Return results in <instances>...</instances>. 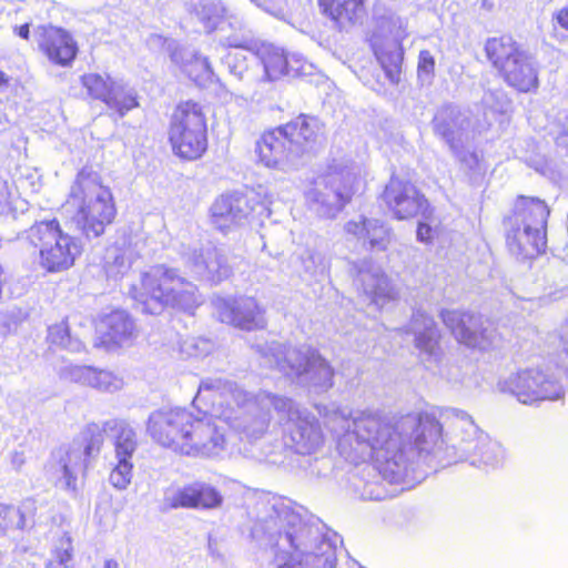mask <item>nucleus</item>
I'll return each instance as SVG.
<instances>
[{
  "label": "nucleus",
  "instance_id": "16",
  "mask_svg": "<svg viewBox=\"0 0 568 568\" xmlns=\"http://www.w3.org/2000/svg\"><path fill=\"white\" fill-rule=\"evenodd\" d=\"M347 240L359 243L363 247L385 251L387 247V231L383 223L361 216L358 220H351L344 225Z\"/></svg>",
  "mask_w": 568,
  "mask_h": 568
},
{
  "label": "nucleus",
  "instance_id": "15",
  "mask_svg": "<svg viewBox=\"0 0 568 568\" xmlns=\"http://www.w3.org/2000/svg\"><path fill=\"white\" fill-rule=\"evenodd\" d=\"M497 74L507 85L520 93L536 91L539 87L538 71L526 51L499 70Z\"/></svg>",
  "mask_w": 568,
  "mask_h": 568
},
{
  "label": "nucleus",
  "instance_id": "38",
  "mask_svg": "<svg viewBox=\"0 0 568 568\" xmlns=\"http://www.w3.org/2000/svg\"><path fill=\"white\" fill-rule=\"evenodd\" d=\"M435 58L428 50L418 54L417 73L419 78L430 79L435 75Z\"/></svg>",
  "mask_w": 568,
  "mask_h": 568
},
{
  "label": "nucleus",
  "instance_id": "35",
  "mask_svg": "<svg viewBox=\"0 0 568 568\" xmlns=\"http://www.w3.org/2000/svg\"><path fill=\"white\" fill-rule=\"evenodd\" d=\"M325 558L314 552L291 556L278 568H325Z\"/></svg>",
  "mask_w": 568,
  "mask_h": 568
},
{
  "label": "nucleus",
  "instance_id": "7",
  "mask_svg": "<svg viewBox=\"0 0 568 568\" xmlns=\"http://www.w3.org/2000/svg\"><path fill=\"white\" fill-rule=\"evenodd\" d=\"M104 443V430L97 424L87 425L74 438L57 464L64 485L72 491L78 490V475L85 476L90 462L95 458Z\"/></svg>",
  "mask_w": 568,
  "mask_h": 568
},
{
  "label": "nucleus",
  "instance_id": "18",
  "mask_svg": "<svg viewBox=\"0 0 568 568\" xmlns=\"http://www.w3.org/2000/svg\"><path fill=\"white\" fill-rule=\"evenodd\" d=\"M101 343L106 346H120L133 335L134 323L131 316L121 310H114L100 320Z\"/></svg>",
  "mask_w": 568,
  "mask_h": 568
},
{
  "label": "nucleus",
  "instance_id": "2",
  "mask_svg": "<svg viewBox=\"0 0 568 568\" xmlns=\"http://www.w3.org/2000/svg\"><path fill=\"white\" fill-rule=\"evenodd\" d=\"M146 433L159 446L182 455L196 454L217 442V429L213 423L180 407L151 413Z\"/></svg>",
  "mask_w": 568,
  "mask_h": 568
},
{
  "label": "nucleus",
  "instance_id": "6",
  "mask_svg": "<svg viewBox=\"0 0 568 568\" xmlns=\"http://www.w3.org/2000/svg\"><path fill=\"white\" fill-rule=\"evenodd\" d=\"M554 369L548 371V361L545 367L521 368L504 379L500 384L503 393L515 396L523 404H532L542 400H556L562 396L560 381Z\"/></svg>",
  "mask_w": 568,
  "mask_h": 568
},
{
  "label": "nucleus",
  "instance_id": "21",
  "mask_svg": "<svg viewBox=\"0 0 568 568\" xmlns=\"http://www.w3.org/2000/svg\"><path fill=\"white\" fill-rule=\"evenodd\" d=\"M257 57L263 64L266 77L270 80L278 79L288 73V55L277 47L262 44L257 49Z\"/></svg>",
  "mask_w": 568,
  "mask_h": 568
},
{
  "label": "nucleus",
  "instance_id": "1",
  "mask_svg": "<svg viewBox=\"0 0 568 568\" xmlns=\"http://www.w3.org/2000/svg\"><path fill=\"white\" fill-rule=\"evenodd\" d=\"M64 205L74 211L75 227L87 240L102 236L115 222L118 215L111 187L103 182L97 171L90 168L78 171Z\"/></svg>",
  "mask_w": 568,
  "mask_h": 568
},
{
  "label": "nucleus",
  "instance_id": "24",
  "mask_svg": "<svg viewBox=\"0 0 568 568\" xmlns=\"http://www.w3.org/2000/svg\"><path fill=\"white\" fill-rule=\"evenodd\" d=\"M551 369L558 377L568 378V323L558 332V348L548 356V371Z\"/></svg>",
  "mask_w": 568,
  "mask_h": 568
},
{
  "label": "nucleus",
  "instance_id": "29",
  "mask_svg": "<svg viewBox=\"0 0 568 568\" xmlns=\"http://www.w3.org/2000/svg\"><path fill=\"white\" fill-rule=\"evenodd\" d=\"M81 83L87 89L88 94L94 100L106 102L110 92L113 90L114 82L99 73H87L81 77Z\"/></svg>",
  "mask_w": 568,
  "mask_h": 568
},
{
  "label": "nucleus",
  "instance_id": "13",
  "mask_svg": "<svg viewBox=\"0 0 568 568\" xmlns=\"http://www.w3.org/2000/svg\"><path fill=\"white\" fill-rule=\"evenodd\" d=\"M549 216L550 207L545 200L520 194L515 197L511 212L504 217V223L548 231Z\"/></svg>",
  "mask_w": 568,
  "mask_h": 568
},
{
  "label": "nucleus",
  "instance_id": "34",
  "mask_svg": "<svg viewBox=\"0 0 568 568\" xmlns=\"http://www.w3.org/2000/svg\"><path fill=\"white\" fill-rule=\"evenodd\" d=\"M73 557V545L70 536H62L59 539V546L52 552L50 565L52 568H69V562Z\"/></svg>",
  "mask_w": 568,
  "mask_h": 568
},
{
  "label": "nucleus",
  "instance_id": "36",
  "mask_svg": "<svg viewBox=\"0 0 568 568\" xmlns=\"http://www.w3.org/2000/svg\"><path fill=\"white\" fill-rule=\"evenodd\" d=\"M199 509H210L221 506L223 498L212 486L196 483V497Z\"/></svg>",
  "mask_w": 568,
  "mask_h": 568
},
{
  "label": "nucleus",
  "instance_id": "8",
  "mask_svg": "<svg viewBox=\"0 0 568 568\" xmlns=\"http://www.w3.org/2000/svg\"><path fill=\"white\" fill-rule=\"evenodd\" d=\"M379 199L397 221L412 220L419 213L429 211V201L423 191L410 180L392 174Z\"/></svg>",
  "mask_w": 568,
  "mask_h": 568
},
{
  "label": "nucleus",
  "instance_id": "41",
  "mask_svg": "<svg viewBox=\"0 0 568 568\" xmlns=\"http://www.w3.org/2000/svg\"><path fill=\"white\" fill-rule=\"evenodd\" d=\"M11 193L6 183H0V213L8 211L11 207Z\"/></svg>",
  "mask_w": 568,
  "mask_h": 568
},
{
  "label": "nucleus",
  "instance_id": "26",
  "mask_svg": "<svg viewBox=\"0 0 568 568\" xmlns=\"http://www.w3.org/2000/svg\"><path fill=\"white\" fill-rule=\"evenodd\" d=\"M105 104L110 109L116 111L120 115H124L129 111L139 106V98L133 90H129L115 83Z\"/></svg>",
  "mask_w": 568,
  "mask_h": 568
},
{
  "label": "nucleus",
  "instance_id": "43",
  "mask_svg": "<svg viewBox=\"0 0 568 568\" xmlns=\"http://www.w3.org/2000/svg\"><path fill=\"white\" fill-rule=\"evenodd\" d=\"M26 455L23 452H13L10 457V463L16 469H20L26 464Z\"/></svg>",
  "mask_w": 568,
  "mask_h": 568
},
{
  "label": "nucleus",
  "instance_id": "10",
  "mask_svg": "<svg viewBox=\"0 0 568 568\" xmlns=\"http://www.w3.org/2000/svg\"><path fill=\"white\" fill-rule=\"evenodd\" d=\"M36 41L43 57L57 67H71L79 53L74 37L64 28L51 23L37 27Z\"/></svg>",
  "mask_w": 568,
  "mask_h": 568
},
{
  "label": "nucleus",
  "instance_id": "28",
  "mask_svg": "<svg viewBox=\"0 0 568 568\" xmlns=\"http://www.w3.org/2000/svg\"><path fill=\"white\" fill-rule=\"evenodd\" d=\"M196 497V483L185 485L164 497L166 508H191L199 509V500Z\"/></svg>",
  "mask_w": 568,
  "mask_h": 568
},
{
  "label": "nucleus",
  "instance_id": "27",
  "mask_svg": "<svg viewBox=\"0 0 568 568\" xmlns=\"http://www.w3.org/2000/svg\"><path fill=\"white\" fill-rule=\"evenodd\" d=\"M423 217L416 226V239L424 244H433L442 233V222L434 216V207L429 204V211L419 213Z\"/></svg>",
  "mask_w": 568,
  "mask_h": 568
},
{
  "label": "nucleus",
  "instance_id": "25",
  "mask_svg": "<svg viewBox=\"0 0 568 568\" xmlns=\"http://www.w3.org/2000/svg\"><path fill=\"white\" fill-rule=\"evenodd\" d=\"M84 383L100 392H114L121 388L122 379L114 373L89 367L83 375Z\"/></svg>",
  "mask_w": 568,
  "mask_h": 568
},
{
  "label": "nucleus",
  "instance_id": "19",
  "mask_svg": "<svg viewBox=\"0 0 568 568\" xmlns=\"http://www.w3.org/2000/svg\"><path fill=\"white\" fill-rule=\"evenodd\" d=\"M486 58L498 72L525 50L510 33L488 38L484 45Z\"/></svg>",
  "mask_w": 568,
  "mask_h": 568
},
{
  "label": "nucleus",
  "instance_id": "12",
  "mask_svg": "<svg viewBox=\"0 0 568 568\" xmlns=\"http://www.w3.org/2000/svg\"><path fill=\"white\" fill-rule=\"evenodd\" d=\"M547 230L509 225L505 234L506 247L521 261L535 260L547 251Z\"/></svg>",
  "mask_w": 568,
  "mask_h": 568
},
{
  "label": "nucleus",
  "instance_id": "40",
  "mask_svg": "<svg viewBox=\"0 0 568 568\" xmlns=\"http://www.w3.org/2000/svg\"><path fill=\"white\" fill-rule=\"evenodd\" d=\"M552 21L568 36V3L552 14Z\"/></svg>",
  "mask_w": 568,
  "mask_h": 568
},
{
  "label": "nucleus",
  "instance_id": "46",
  "mask_svg": "<svg viewBox=\"0 0 568 568\" xmlns=\"http://www.w3.org/2000/svg\"><path fill=\"white\" fill-rule=\"evenodd\" d=\"M102 568H120L119 564L114 559H108L104 561Z\"/></svg>",
  "mask_w": 568,
  "mask_h": 568
},
{
  "label": "nucleus",
  "instance_id": "4",
  "mask_svg": "<svg viewBox=\"0 0 568 568\" xmlns=\"http://www.w3.org/2000/svg\"><path fill=\"white\" fill-rule=\"evenodd\" d=\"M132 298L149 314L165 308L186 310L197 304V287L178 270L158 265L142 273L130 290Z\"/></svg>",
  "mask_w": 568,
  "mask_h": 568
},
{
  "label": "nucleus",
  "instance_id": "47",
  "mask_svg": "<svg viewBox=\"0 0 568 568\" xmlns=\"http://www.w3.org/2000/svg\"><path fill=\"white\" fill-rule=\"evenodd\" d=\"M9 83V79L8 77L6 75V73L0 70V87H7Z\"/></svg>",
  "mask_w": 568,
  "mask_h": 568
},
{
  "label": "nucleus",
  "instance_id": "17",
  "mask_svg": "<svg viewBox=\"0 0 568 568\" xmlns=\"http://www.w3.org/2000/svg\"><path fill=\"white\" fill-rule=\"evenodd\" d=\"M258 161L267 168H276L280 163L294 155L287 139L282 138L278 125L265 130L256 141Z\"/></svg>",
  "mask_w": 568,
  "mask_h": 568
},
{
  "label": "nucleus",
  "instance_id": "37",
  "mask_svg": "<svg viewBox=\"0 0 568 568\" xmlns=\"http://www.w3.org/2000/svg\"><path fill=\"white\" fill-rule=\"evenodd\" d=\"M440 337V332L435 326L427 327L416 335L415 346L427 353H433L438 347Z\"/></svg>",
  "mask_w": 568,
  "mask_h": 568
},
{
  "label": "nucleus",
  "instance_id": "30",
  "mask_svg": "<svg viewBox=\"0 0 568 568\" xmlns=\"http://www.w3.org/2000/svg\"><path fill=\"white\" fill-rule=\"evenodd\" d=\"M113 445L116 458L132 459L138 447L135 432L129 426H121L116 430Z\"/></svg>",
  "mask_w": 568,
  "mask_h": 568
},
{
  "label": "nucleus",
  "instance_id": "23",
  "mask_svg": "<svg viewBox=\"0 0 568 568\" xmlns=\"http://www.w3.org/2000/svg\"><path fill=\"white\" fill-rule=\"evenodd\" d=\"M253 307L250 305H242L239 303L227 304L223 310L224 320L234 327L251 331L257 326L256 314L257 307L254 303Z\"/></svg>",
  "mask_w": 568,
  "mask_h": 568
},
{
  "label": "nucleus",
  "instance_id": "32",
  "mask_svg": "<svg viewBox=\"0 0 568 568\" xmlns=\"http://www.w3.org/2000/svg\"><path fill=\"white\" fill-rule=\"evenodd\" d=\"M47 343L51 348H67L71 344L70 326L67 320H62L49 326Z\"/></svg>",
  "mask_w": 568,
  "mask_h": 568
},
{
  "label": "nucleus",
  "instance_id": "39",
  "mask_svg": "<svg viewBox=\"0 0 568 568\" xmlns=\"http://www.w3.org/2000/svg\"><path fill=\"white\" fill-rule=\"evenodd\" d=\"M129 247H116L113 261L105 265V270L112 273H121L130 267Z\"/></svg>",
  "mask_w": 568,
  "mask_h": 568
},
{
  "label": "nucleus",
  "instance_id": "45",
  "mask_svg": "<svg viewBox=\"0 0 568 568\" xmlns=\"http://www.w3.org/2000/svg\"><path fill=\"white\" fill-rule=\"evenodd\" d=\"M217 272L219 280L226 278L232 274V270L229 265H221Z\"/></svg>",
  "mask_w": 568,
  "mask_h": 568
},
{
  "label": "nucleus",
  "instance_id": "11",
  "mask_svg": "<svg viewBox=\"0 0 568 568\" xmlns=\"http://www.w3.org/2000/svg\"><path fill=\"white\" fill-rule=\"evenodd\" d=\"M282 138L287 142L296 156H302L314 151L324 135L322 122L310 114L301 113L293 120L278 125Z\"/></svg>",
  "mask_w": 568,
  "mask_h": 568
},
{
  "label": "nucleus",
  "instance_id": "44",
  "mask_svg": "<svg viewBox=\"0 0 568 568\" xmlns=\"http://www.w3.org/2000/svg\"><path fill=\"white\" fill-rule=\"evenodd\" d=\"M13 33L23 40L30 39V23H23L13 28Z\"/></svg>",
  "mask_w": 568,
  "mask_h": 568
},
{
  "label": "nucleus",
  "instance_id": "3",
  "mask_svg": "<svg viewBox=\"0 0 568 568\" xmlns=\"http://www.w3.org/2000/svg\"><path fill=\"white\" fill-rule=\"evenodd\" d=\"M21 240L47 274L70 271L82 254L80 240L65 232L57 217L34 221L21 233Z\"/></svg>",
  "mask_w": 568,
  "mask_h": 568
},
{
  "label": "nucleus",
  "instance_id": "31",
  "mask_svg": "<svg viewBox=\"0 0 568 568\" xmlns=\"http://www.w3.org/2000/svg\"><path fill=\"white\" fill-rule=\"evenodd\" d=\"M26 527V514L21 508L0 504V530L3 532L23 529Z\"/></svg>",
  "mask_w": 568,
  "mask_h": 568
},
{
  "label": "nucleus",
  "instance_id": "14",
  "mask_svg": "<svg viewBox=\"0 0 568 568\" xmlns=\"http://www.w3.org/2000/svg\"><path fill=\"white\" fill-rule=\"evenodd\" d=\"M372 51L392 84L400 80L404 49L400 39L390 38L388 33L379 31L371 39Z\"/></svg>",
  "mask_w": 568,
  "mask_h": 568
},
{
  "label": "nucleus",
  "instance_id": "42",
  "mask_svg": "<svg viewBox=\"0 0 568 568\" xmlns=\"http://www.w3.org/2000/svg\"><path fill=\"white\" fill-rule=\"evenodd\" d=\"M336 196L335 205L342 209L352 201L353 190L351 186L345 185L343 190L336 191Z\"/></svg>",
  "mask_w": 568,
  "mask_h": 568
},
{
  "label": "nucleus",
  "instance_id": "5",
  "mask_svg": "<svg viewBox=\"0 0 568 568\" xmlns=\"http://www.w3.org/2000/svg\"><path fill=\"white\" fill-rule=\"evenodd\" d=\"M168 143L182 161H196L209 149V125L205 105L200 101L178 102L169 116Z\"/></svg>",
  "mask_w": 568,
  "mask_h": 568
},
{
  "label": "nucleus",
  "instance_id": "20",
  "mask_svg": "<svg viewBox=\"0 0 568 568\" xmlns=\"http://www.w3.org/2000/svg\"><path fill=\"white\" fill-rule=\"evenodd\" d=\"M322 14L336 23L354 22L365 12L366 0H317Z\"/></svg>",
  "mask_w": 568,
  "mask_h": 568
},
{
  "label": "nucleus",
  "instance_id": "33",
  "mask_svg": "<svg viewBox=\"0 0 568 568\" xmlns=\"http://www.w3.org/2000/svg\"><path fill=\"white\" fill-rule=\"evenodd\" d=\"M116 460L110 474V481L115 488L124 489L131 483L133 463L129 458H116Z\"/></svg>",
  "mask_w": 568,
  "mask_h": 568
},
{
  "label": "nucleus",
  "instance_id": "9",
  "mask_svg": "<svg viewBox=\"0 0 568 568\" xmlns=\"http://www.w3.org/2000/svg\"><path fill=\"white\" fill-rule=\"evenodd\" d=\"M439 318L458 344L478 352L494 346V338L480 314L463 310H443Z\"/></svg>",
  "mask_w": 568,
  "mask_h": 568
},
{
  "label": "nucleus",
  "instance_id": "22",
  "mask_svg": "<svg viewBox=\"0 0 568 568\" xmlns=\"http://www.w3.org/2000/svg\"><path fill=\"white\" fill-rule=\"evenodd\" d=\"M237 196L221 195L212 207V222L221 232L229 231L241 217Z\"/></svg>",
  "mask_w": 568,
  "mask_h": 568
}]
</instances>
